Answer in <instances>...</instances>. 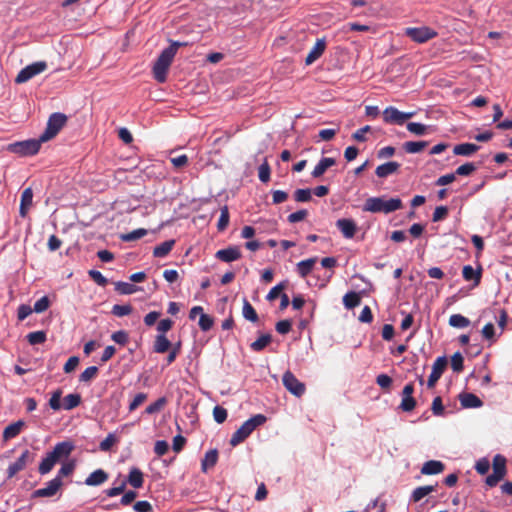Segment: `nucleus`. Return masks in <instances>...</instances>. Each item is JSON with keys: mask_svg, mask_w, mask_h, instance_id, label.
I'll use <instances>...</instances> for the list:
<instances>
[{"mask_svg": "<svg viewBox=\"0 0 512 512\" xmlns=\"http://www.w3.org/2000/svg\"><path fill=\"white\" fill-rule=\"evenodd\" d=\"M61 396H62V390L61 389H57L55 390L52 395H51V398L49 400V406L51 409H53L54 411H58L62 408V404H61Z\"/></svg>", "mask_w": 512, "mask_h": 512, "instance_id": "nucleus-47", "label": "nucleus"}, {"mask_svg": "<svg viewBox=\"0 0 512 512\" xmlns=\"http://www.w3.org/2000/svg\"><path fill=\"white\" fill-rule=\"evenodd\" d=\"M493 473L488 475L485 479V483L489 487H495L497 484L504 479L507 474V460L501 454H496L492 461Z\"/></svg>", "mask_w": 512, "mask_h": 512, "instance_id": "nucleus-4", "label": "nucleus"}, {"mask_svg": "<svg viewBox=\"0 0 512 512\" xmlns=\"http://www.w3.org/2000/svg\"><path fill=\"white\" fill-rule=\"evenodd\" d=\"M175 244V240H167L162 242L160 245H157L153 250V256L158 258H163L167 256L172 250Z\"/></svg>", "mask_w": 512, "mask_h": 512, "instance_id": "nucleus-28", "label": "nucleus"}, {"mask_svg": "<svg viewBox=\"0 0 512 512\" xmlns=\"http://www.w3.org/2000/svg\"><path fill=\"white\" fill-rule=\"evenodd\" d=\"M218 460L217 449H211L206 452L204 459L201 462L202 471H207L208 468L214 467Z\"/></svg>", "mask_w": 512, "mask_h": 512, "instance_id": "nucleus-29", "label": "nucleus"}, {"mask_svg": "<svg viewBox=\"0 0 512 512\" xmlns=\"http://www.w3.org/2000/svg\"><path fill=\"white\" fill-rule=\"evenodd\" d=\"M267 418L263 414H256L246 420L232 435L230 444L235 447L248 438L252 432L266 422Z\"/></svg>", "mask_w": 512, "mask_h": 512, "instance_id": "nucleus-3", "label": "nucleus"}, {"mask_svg": "<svg viewBox=\"0 0 512 512\" xmlns=\"http://www.w3.org/2000/svg\"><path fill=\"white\" fill-rule=\"evenodd\" d=\"M405 35L408 36L412 41L422 44L435 38L438 33L428 26H421L406 28Z\"/></svg>", "mask_w": 512, "mask_h": 512, "instance_id": "nucleus-7", "label": "nucleus"}, {"mask_svg": "<svg viewBox=\"0 0 512 512\" xmlns=\"http://www.w3.org/2000/svg\"><path fill=\"white\" fill-rule=\"evenodd\" d=\"M479 146L473 143H461L454 146L453 153L460 156H471L479 150Z\"/></svg>", "mask_w": 512, "mask_h": 512, "instance_id": "nucleus-26", "label": "nucleus"}, {"mask_svg": "<svg viewBox=\"0 0 512 512\" xmlns=\"http://www.w3.org/2000/svg\"><path fill=\"white\" fill-rule=\"evenodd\" d=\"M46 68L47 63L45 61H38L30 65H27L26 67L20 70V72L16 76L15 82L18 84L25 83L32 79L34 76L44 72Z\"/></svg>", "mask_w": 512, "mask_h": 512, "instance_id": "nucleus-8", "label": "nucleus"}, {"mask_svg": "<svg viewBox=\"0 0 512 512\" xmlns=\"http://www.w3.org/2000/svg\"><path fill=\"white\" fill-rule=\"evenodd\" d=\"M57 461L53 458V456L48 452L46 456L42 459L39 464L38 471L41 475L48 474L54 467Z\"/></svg>", "mask_w": 512, "mask_h": 512, "instance_id": "nucleus-32", "label": "nucleus"}, {"mask_svg": "<svg viewBox=\"0 0 512 512\" xmlns=\"http://www.w3.org/2000/svg\"><path fill=\"white\" fill-rule=\"evenodd\" d=\"M109 478L108 473L103 469H97L89 474L84 483L87 486H99L105 483Z\"/></svg>", "mask_w": 512, "mask_h": 512, "instance_id": "nucleus-18", "label": "nucleus"}, {"mask_svg": "<svg viewBox=\"0 0 512 512\" xmlns=\"http://www.w3.org/2000/svg\"><path fill=\"white\" fill-rule=\"evenodd\" d=\"M115 290L122 295H130L139 291L140 288L133 283L118 281L115 282Z\"/></svg>", "mask_w": 512, "mask_h": 512, "instance_id": "nucleus-33", "label": "nucleus"}, {"mask_svg": "<svg viewBox=\"0 0 512 512\" xmlns=\"http://www.w3.org/2000/svg\"><path fill=\"white\" fill-rule=\"evenodd\" d=\"M336 227L341 231L342 235L351 239L354 237L357 226L354 220L348 218H340L336 221Z\"/></svg>", "mask_w": 512, "mask_h": 512, "instance_id": "nucleus-16", "label": "nucleus"}, {"mask_svg": "<svg viewBox=\"0 0 512 512\" xmlns=\"http://www.w3.org/2000/svg\"><path fill=\"white\" fill-rule=\"evenodd\" d=\"M490 469V462L487 458H481L476 462L475 470L480 475H485Z\"/></svg>", "mask_w": 512, "mask_h": 512, "instance_id": "nucleus-60", "label": "nucleus"}, {"mask_svg": "<svg viewBox=\"0 0 512 512\" xmlns=\"http://www.w3.org/2000/svg\"><path fill=\"white\" fill-rule=\"evenodd\" d=\"M66 122L67 116L65 114L60 112H55L51 114L47 121L46 129L40 135L41 140L47 142L53 139L65 126Z\"/></svg>", "mask_w": 512, "mask_h": 512, "instance_id": "nucleus-5", "label": "nucleus"}, {"mask_svg": "<svg viewBox=\"0 0 512 512\" xmlns=\"http://www.w3.org/2000/svg\"><path fill=\"white\" fill-rule=\"evenodd\" d=\"M131 312H132V306L129 304H126V305L115 304L112 308V314L117 317L127 316Z\"/></svg>", "mask_w": 512, "mask_h": 512, "instance_id": "nucleus-49", "label": "nucleus"}, {"mask_svg": "<svg viewBox=\"0 0 512 512\" xmlns=\"http://www.w3.org/2000/svg\"><path fill=\"white\" fill-rule=\"evenodd\" d=\"M243 317L251 322L258 321V314L248 300L244 299L242 308Z\"/></svg>", "mask_w": 512, "mask_h": 512, "instance_id": "nucleus-38", "label": "nucleus"}, {"mask_svg": "<svg viewBox=\"0 0 512 512\" xmlns=\"http://www.w3.org/2000/svg\"><path fill=\"white\" fill-rule=\"evenodd\" d=\"M296 202H309L312 199V191L309 188L297 189L294 192Z\"/></svg>", "mask_w": 512, "mask_h": 512, "instance_id": "nucleus-45", "label": "nucleus"}, {"mask_svg": "<svg viewBox=\"0 0 512 512\" xmlns=\"http://www.w3.org/2000/svg\"><path fill=\"white\" fill-rule=\"evenodd\" d=\"M26 338H27L29 344L37 345V344L44 343L47 339V335H46L45 331H34V332H30L26 336Z\"/></svg>", "mask_w": 512, "mask_h": 512, "instance_id": "nucleus-42", "label": "nucleus"}, {"mask_svg": "<svg viewBox=\"0 0 512 512\" xmlns=\"http://www.w3.org/2000/svg\"><path fill=\"white\" fill-rule=\"evenodd\" d=\"M449 325L455 328H466L470 325V320L461 314H453L449 318Z\"/></svg>", "mask_w": 512, "mask_h": 512, "instance_id": "nucleus-39", "label": "nucleus"}, {"mask_svg": "<svg viewBox=\"0 0 512 512\" xmlns=\"http://www.w3.org/2000/svg\"><path fill=\"white\" fill-rule=\"evenodd\" d=\"M97 373L98 368L96 366H89L80 374L79 380L81 382H89L97 375Z\"/></svg>", "mask_w": 512, "mask_h": 512, "instance_id": "nucleus-54", "label": "nucleus"}, {"mask_svg": "<svg viewBox=\"0 0 512 512\" xmlns=\"http://www.w3.org/2000/svg\"><path fill=\"white\" fill-rule=\"evenodd\" d=\"M81 403V396L78 393H71L64 397L62 408L64 410H72Z\"/></svg>", "mask_w": 512, "mask_h": 512, "instance_id": "nucleus-35", "label": "nucleus"}, {"mask_svg": "<svg viewBox=\"0 0 512 512\" xmlns=\"http://www.w3.org/2000/svg\"><path fill=\"white\" fill-rule=\"evenodd\" d=\"M62 486V480L59 478H53L46 483V487L35 490L32 493L33 498L52 497L54 496L60 487Z\"/></svg>", "mask_w": 512, "mask_h": 512, "instance_id": "nucleus-14", "label": "nucleus"}, {"mask_svg": "<svg viewBox=\"0 0 512 512\" xmlns=\"http://www.w3.org/2000/svg\"><path fill=\"white\" fill-rule=\"evenodd\" d=\"M445 465L438 460H429L425 462L421 468L424 475H436L444 471Z\"/></svg>", "mask_w": 512, "mask_h": 512, "instance_id": "nucleus-21", "label": "nucleus"}, {"mask_svg": "<svg viewBox=\"0 0 512 512\" xmlns=\"http://www.w3.org/2000/svg\"><path fill=\"white\" fill-rule=\"evenodd\" d=\"M400 168V164L395 161H389L384 164L379 165L376 170L375 174L379 178H386L394 173H396Z\"/></svg>", "mask_w": 512, "mask_h": 512, "instance_id": "nucleus-19", "label": "nucleus"}, {"mask_svg": "<svg viewBox=\"0 0 512 512\" xmlns=\"http://www.w3.org/2000/svg\"><path fill=\"white\" fill-rule=\"evenodd\" d=\"M147 234H148V231L146 229L138 228L129 233L121 235V239L124 242H131V241L138 240V239L146 236Z\"/></svg>", "mask_w": 512, "mask_h": 512, "instance_id": "nucleus-41", "label": "nucleus"}, {"mask_svg": "<svg viewBox=\"0 0 512 512\" xmlns=\"http://www.w3.org/2000/svg\"><path fill=\"white\" fill-rule=\"evenodd\" d=\"M282 382L284 387L293 395L300 397L305 393V385L300 382L291 371L283 374Z\"/></svg>", "mask_w": 512, "mask_h": 512, "instance_id": "nucleus-10", "label": "nucleus"}, {"mask_svg": "<svg viewBox=\"0 0 512 512\" xmlns=\"http://www.w3.org/2000/svg\"><path fill=\"white\" fill-rule=\"evenodd\" d=\"M50 300L47 296H43L34 303L33 311L42 313L49 308Z\"/></svg>", "mask_w": 512, "mask_h": 512, "instance_id": "nucleus-56", "label": "nucleus"}, {"mask_svg": "<svg viewBox=\"0 0 512 512\" xmlns=\"http://www.w3.org/2000/svg\"><path fill=\"white\" fill-rule=\"evenodd\" d=\"M166 399L164 397H161L157 399L155 402L148 405L145 409V413L147 414H155L161 410V408L165 405Z\"/></svg>", "mask_w": 512, "mask_h": 512, "instance_id": "nucleus-55", "label": "nucleus"}, {"mask_svg": "<svg viewBox=\"0 0 512 512\" xmlns=\"http://www.w3.org/2000/svg\"><path fill=\"white\" fill-rule=\"evenodd\" d=\"M292 322L288 319L281 320L276 323L275 329L279 334L285 335L290 332Z\"/></svg>", "mask_w": 512, "mask_h": 512, "instance_id": "nucleus-62", "label": "nucleus"}, {"mask_svg": "<svg viewBox=\"0 0 512 512\" xmlns=\"http://www.w3.org/2000/svg\"><path fill=\"white\" fill-rule=\"evenodd\" d=\"M214 324V320L207 314H202L199 318V327L202 331H209Z\"/></svg>", "mask_w": 512, "mask_h": 512, "instance_id": "nucleus-58", "label": "nucleus"}, {"mask_svg": "<svg viewBox=\"0 0 512 512\" xmlns=\"http://www.w3.org/2000/svg\"><path fill=\"white\" fill-rule=\"evenodd\" d=\"M407 130L415 135L422 136L427 131V126L418 122H409L407 124Z\"/></svg>", "mask_w": 512, "mask_h": 512, "instance_id": "nucleus-48", "label": "nucleus"}, {"mask_svg": "<svg viewBox=\"0 0 512 512\" xmlns=\"http://www.w3.org/2000/svg\"><path fill=\"white\" fill-rule=\"evenodd\" d=\"M129 483L133 488L139 489L143 486L144 478L142 471L137 467H132L129 471L126 484Z\"/></svg>", "mask_w": 512, "mask_h": 512, "instance_id": "nucleus-24", "label": "nucleus"}, {"mask_svg": "<svg viewBox=\"0 0 512 512\" xmlns=\"http://www.w3.org/2000/svg\"><path fill=\"white\" fill-rule=\"evenodd\" d=\"M428 145L427 141H407L404 143L403 148L407 153L421 152Z\"/></svg>", "mask_w": 512, "mask_h": 512, "instance_id": "nucleus-36", "label": "nucleus"}, {"mask_svg": "<svg viewBox=\"0 0 512 512\" xmlns=\"http://www.w3.org/2000/svg\"><path fill=\"white\" fill-rule=\"evenodd\" d=\"M336 161L334 158L330 157H323L320 159L318 164L314 167L311 175L313 178H319L321 177L328 168L335 165Z\"/></svg>", "mask_w": 512, "mask_h": 512, "instance_id": "nucleus-23", "label": "nucleus"}, {"mask_svg": "<svg viewBox=\"0 0 512 512\" xmlns=\"http://www.w3.org/2000/svg\"><path fill=\"white\" fill-rule=\"evenodd\" d=\"M76 467V460L72 459L69 460L66 463H63L61 468L58 470L57 475L55 478H59V480H62V477L69 476L73 473Z\"/></svg>", "mask_w": 512, "mask_h": 512, "instance_id": "nucleus-40", "label": "nucleus"}, {"mask_svg": "<svg viewBox=\"0 0 512 512\" xmlns=\"http://www.w3.org/2000/svg\"><path fill=\"white\" fill-rule=\"evenodd\" d=\"M460 403L464 408H479L483 405L481 399L473 393L460 395Z\"/></svg>", "mask_w": 512, "mask_h": 512, "instance_id": "nucleus-25", "label": "nucleus"}, {"mask_svg": "<svg viewBox=\"0 0 512 512\" xmlns=\"http://www.w3.org/2000/svg\"><path fill=\"white\" fill-rule=\"evenodd\" d=\"M270 174L271 169L267 160L265 159L264 162L258 168L259 180L263 183H267L270 180Z\"/></svg>", "mask_w": 512, "mask_h": 512, "instance_id": "nucleus-43", "label": "nucleus"}, {"mask_svg": "<svg viewBox=\"0 0 512 512\" xmlns=\"http://www.w3.org/2000/svg\"><path fill=\"white\" fill-rule=\"evenodd\" d=\"M111 339L119 344V345H126L129 341V335L126 331L124 330H119V331H116L114 332L112 335H111Z\"/></svg>", "mask_w": 512, "mask_h": 512, "instance_id": "nucleus-53", "label": "nucleus"}, {"mask_svg": "<svg viewBox=\"0 0 512 512\" xmlns=\"http://www.w3.org/2000/svg\"><path fill=\"white\" fill-rule=\"evenodd\" d=\"M24 426H25V422L23 420H18L16 422L8 425L3 431V434H2L3 440L8 441L12 438L17 437L20 434V432Z\"/></svg>", "mask_w": 512, "mask_h": 512, "instance_id": "nucleus-22", "label": "nucleus"}, {"mask_svg": "<svg viewBox=\"0 0 512 512\" xmlns=\"http://www.w3.org/2000/svg\"><path fill=\"white\" fill-rule=\"evenodd\" d=\"M317 258H309L306 260H302L297 263V272L301 277H306L313 269L314 264L316 263Z\"/></svg>", "mask_w": 512, "mask_h": 512, "instance_id": "nucleus-31", "label": "nucleus"}, {"mask_svg": "<svg viewBox=\"0 0 512 512\" xmlns=\"http://www.w3.org/2000/svg\"><path fill=\"white\" fill-rule=\"evenodd\" d=\"M146 399H147L146 393L141 392V393L136 394L135 397L133 398V400L129 404V411L132 412V411L136 410L142 403L145 402Z\"/></svg>", "mask_w": 512, "mask_h": 512, "instance_id": "nucleus-61", "label": "nucleus"}, {"mask_svg": "<svg viewBox=\"0 0 512 512\" xmlns=\"http://www.w3.org/2000/svg\"><path fill=\"white\" fill-rule=\"evenodd\" d=\"M74 449L75 445L72 441H62L58 442L54 446L53 450L50 451V454L57 462H59L61 459L68 458Z\"/></svg>", "mask_w": 512, "mask_h": 512, "instance_id": "nucleus-13", "label": "nucleus"}, {"mask_svg": "<svg viewBox=\"0 0 512 512\" xmlns=\"http://www.w3.org/2000/svg\"><path fill=\"white\" fill-rule=\"evenodd\" d=\"M271 340L272 336L269 333L262 334L250 344V348L255 352H260L271 342Z\"/></svg>", "mask_w": 512, "mask_h": 512, "instance_id": "nucleus-34", "label": "nucleus"}, {"mask_svg": "<svg viewBox=\"0 0 512 512\" xmlns=\"http://www.w3.org/2000/svg\"><path fill=\"white\" fill-rule=\"evenodd\" d=\"M325 49H326L325 39L324 38L317 39L314 47L311 49V51L309 52V54L307 55V57L305 59V64L311 65L312 63H314L317 59H319L322 56Z\"/></svg>", "mask_w": 512, "mask_h": 512, "instance_id": "nucleus-17", "label": "nucleus"}, {"mask_svg": "<svg viewBox=\"0 0 512 512\" xmlns=\"http://www.w3.org/2000/svg\"><path fill=\"white\" fill-rule=\"evenodd\" d=\"M42 143L44 141L39 136L38 139H28L9 144L8 150L20 156H32L38 153Z\"/></svg>", "mask_w": 512, "mask_h": 512, "instance_id": "nucleus-6", "label": "nucleus"}, {"mask_svg": "<svg viewBox=\"0 0 512 512\" xmlns=\"http://www.w3.org/2000/svg\"><path fill=\"white\" fill-rule=\"evenodd\" d=\"M463 356L460 352H456L453 354V356L451 357V367L453 369L454 372H461L463 370Z\"/></svg>", "mask_w": 512, "mask_h": 512, "instance_id": "nucleus-50", "label": "nucleus"}, {"mask_svg": "<svg viewBox=\"0 0 512 512\" xmlns=\"http://www.w3.org/2000/svg\"><path fill=\"white\" fill-rule=\"evenodd\" d=\"M215 257L225 263L237 261L242 257L241 250L237 246H229L225 249L218 250Z\"/></svg>", "mask_w": 512, "mask_h": 512, "instance_id": "nucleus-15", "label": "nucleus"}, {"mask_svg": "<svg viewBox=\"0 0 512 512\" xmlns=\"http://www.w3.org/2000/svg\"><path fill=\"white\" fill-rule=\"evenodd\" d=\"M361 302L360 296L356 292H348L343 297V304L347 309H353Z\"/></svg>", "mask_w": 512, "mask_h": 512, "instance_id": "nucleus-37", "label": "nucleus"}, {"mask_svg": "<svg viewBox=\"0 0 512 512\" xmlns=\"http://www.w3.org/2000/svg\"><path fill=\"white\" fill-rule=\"evenodd\" d=\"M286 287V282H281L271 288V290L268 292L266 299L268 301L275 300L281 293V291Z\"/></svg>", "mask_w": 512, "mask_h": 512, "instance_id": "nucleus-64", "label": "nucleus"}, {"mask_svg": "<svg viewBox=\"0 0 512 512\" xmlns=\"http://www.w3.org/2000/svg\"><path fill=\"white\" fill-rule=\"evenodd\" d=\"M126 488V481H122L118 486L108 488L103 493L108 497H115L122 494Z\"/></svg>", "mask_w": 512, "mask_h": 512, "instance_id": "nucleus-59", "label": "nucleus"}, {"mask_svg": "<svg viewBox=\"0 0 512 512\" xmlns=\"http://www.w3.org/2000/svg\"><path fill=\"white\" fill-rule=\"evenodd\" d=\"M33 461V457L28 449L22 452L20 457L7 468V478L11 479L18 472L22 471L28 463Z\"/></svg>", "mask_w": 512, "mask_h": 512, "instance_id": "nucleus-11", "label": "nucleus"}, {"mask_svg": "<svg viewBox=\"0 0 512 512\" xmlns=\"http://www.w3.org/2000/svg\"><path fill=\"white\" fill-rule=\"evenodd\" d=\"M400 198L385 199L384 197H370L363 206V211L371 213L389 214L402 208Z\"/></svg>", "mask_w": 512, "mask_h": 512, "instance_id": "nucleus-2", "label": "nucleus"}, {"mask_svg": "<svg viewBox=\"0 0 512 512\" xmlns=\"http://www.w3.org/2000/svg\"><path fill=\"white\" fill-rule=\"evenodd\" d=\"M413 116L414 112H401L393 106H389L383 111V120L389 124L402 125Z\"/></svg>", "mask_w": 512, "mask_h": 512, "instance_id": "nucleus-9", "label": "nucleus"}, {"mask_svg": "<svg viewBox=\"0 0 512 512\" xmlns=\"http://www.w3.org/2000/svg\"><path fill=\"white\" fill-rule=\"evenodd\" d=\"M436 490V485H427V486H419L415 488L411 494L410 500L412 502H419L428 494L434 492Z\"/></svg>", "mask_w": 512, "mask_h": 512, "instance_id": "nucleus-27", "label": "nucleus"}, {"mask_svg": "<svg viewBox=\"0 0 512 512\" xmlns=\"http://www.w3.org/2000/svg\"><path fill=\"white\" fill-rule=\"evenodd\" d=\"M227 416H228V413L225 408H223L222 406H219V405L214 407L213 417L217 423H219V424L223 423L227 419Z\"/></svg>", "mask_w": 512, "mask_h": 512, "instance_id": "nucleus-57", "label": "nucleus"}, {"mask_svg": "<svg viewBox=\"0 0 512 512\" xmlns=\"http://www.w3.org/2000/svg\"><path fill=\"white\" fill-rule=\"evenodd\" d=\"M416 406V400L413 396H402V401L399 408L404 412L412 411Z\"/></svg>", "mask_w": 512, "mask_h": 512, "instance_id": "nucleus-51", "label": "nucleus"}, {"mask_svg": "<svg viewBox=\"0 0 512 512\" xmlns=\"http://www.w3.org/2000/svg\"><path fill=\"white\" fill-rule=\"evenodd\" d=\"M186 45V42L172 41L167 48L162 50L152 69L154 79L158 83H164L166 81L168 69L177 53L178 48Z\"/></svg>", "mask_w": 512, "mask_h": 512, "instance_id": "nucleus-1", "label": "nucleus"}, {"mask_svg": "<svg viewBox=\"0 0 512 512\" xmlns=\"http://www.w3.org/2000/svg\"><path fill=\"white\" fill-rule=\"evenodd\" d=\"M477 169L476 165L472 162H468V163H465L461 166H459L456 171H455V175H460V176H468L470 175L471 173H473L475 170Z\"/></svg>", "mask_w": 512, "mask_h": 512, "instance_id": "nucleus-52", "label": "nucleus"}, {"mask_svg": "<svg viewBox=\"0 0 512 512\" xmlns=\"http://www.w3.org/2000/svg\"><path fill=\"white\" fill-rule=\"evenodd\" d=\"M447 358L446 356H440L438 357L433 365H432V371L429 375L427 386L428 388H433L437 381L441 378L446 366H447Z\"/></svg>", "mask_w": 512, "mask_h": 512, "instance_id": "nucleus-12", "label": "nucleus"}, {"mask_svg": "<svg viewBox=\"0 0 512 512\" xmlns=\"http://www.w3.org/2000/svg\"><path fill=\"white\" fill-rule=\"evenodd\" d=\"M229 218V210L228 207L225 205L221 208L220 218L217 223V228L219 231H223L226 229V227L229 224Z\"/></svg>", "mask_w": 512, "mask_h": 512, "instance_id": "nucleus-46", "label": "nucleus"}, {"mask_svg": "<svg viewBox=\"0 0 512 512\" xmlns=\"http://www.w3.org/2000/svg\"><path fill=\"white\" fill-rule=\"evenodd\" d=\"M170 346H171V342L165 335L158 334L155 337L153 348L156 353H160V354L165 353L166 351H168Z\"/></svg>", "mask_w": 512, "mask_h": 512, "instance_id": "nucleus-30", "label": "nucleus"}, {"mask_svg": "<svg viewBox=\"0 0 512 512\" xmlns=\"http://www.w3.org/2000/svg\"><path fill=\"white\" fill-rule=\"evenodd\" d=\"M482 336L490 342V345L496 342L495 327L492 323H487L482 329Z\"/></svg>", "mask_w": 512, "mask_h": 512, "instance_id": "nucleus-44", "label": "nucleus"}, {"mask_svg": "<svg viewBox=\"0 0 512 512\" xmlns=\"http://www.w3.org/2000/svg\"><path fill=\"white\" fill-rule=\"evenodd\" d=\"M115 442V435L113 433H109L107 437L100 442L99 448L101 451H109Z\"/></svg>", "mask_w": 512, "mask_h": 512, "instance_id": "nucleus-63", "label": "nucleus"}, {"mask_svg": "<svg viewBox=\"0 0 512 512\" xmlns=\"http://www.w3.org/2000/svg\"><path fill=\"white\" fill-rule=\"evenodd\" d=\"M463 278L466 281H474V286H478L482 277V268L474 269L471 265H465L462 270Z\"/></svg>", "mask_w": 512, "mask_h": 512, "instance_id": "nucleus-20", "label": "nucleus"}]
</instances>
